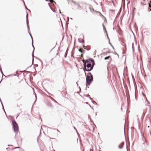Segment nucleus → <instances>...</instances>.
<instances>
[{
	"instance_id": "obj_1",
	"label": "nucleus",
	"mask_w": 151,
	"mask_h": 151,
	"mask_svg": "<svg viewBox=\"0 0 151 151\" xmlns=\"http://www.w3.org/2000/svg\"><path fill=\"white\" fill-rule=\"evenodd\" d=\"M83 63L84 68L83 70L84 72L86 71L89 72L92 70L95 65V62L94 60L92 58H89L86 60H82Z\"/></svg>"
},
{
	"instance_id": "obj_2",
	"label": "nucleus",
	"mask_w": 151,
	"mask_h": 151,
	"mask_svg": "<svg viewBox=\"0 0 151 151\" xmlns=\"http://www.w3.org/2000/svg\"><path fill=\"white\" fill-rule=\"evenodd\" d=\"M85 73L86 76V86H90L93 81V76L91 72L88 73L87 75L85 72Z\"/></svg>"
},
{
	"instance_id": "obj_3",
	"label": "nucleus",
	"mask_w": 151,
	"mask_h": 151,
	"mask_svg": "<svg viewBox=\"0 0 151 151\" xmlns=\"http://www.w3.org/2000/svg\"><path fill=\"white\" fill-rule=\"evenodd\" d=\"M12 125L13 127L14 132L15 133V136L19 131L18 125L14 119L12 121Z\"/></svg>"
},
{
	"instance_id": "obj_4",
	"label": "nucleus",
	"mask_w": 151,
	"mask_h": 151,
	"mask_svg": "<svg viewBox=\"0 0 151 151\" xmlns=\"http://www.w3.org/2000/svg\"><path fill=\"white\" fill-rule=\"evenodd\" d=\"M75 5H77L78 7L79 8L81 9V6L79 4L77 3V2L73 1L72 0L71 1Z\"/></svg>"
},
{
	"instance_id": "obj_5",
	"label": "nucleus",
	"mask_w": 151,
	"mask_h": 151,
	"mask_svg": "<svg viewBox=\"0 0 151 151\" xmlns=\"http://www.w3.org/2000/svg\"><path fill=\"white\" fill-rule=\"evenodd\" d=\"M32 45L33 47V51L32 53V60H33L34 59V51H35V48L33 44V42L32 41Z\"/></svg>"
},
{
	"instance_id": "obj_6",
	"label": "nucleus",
	"mask_w": 151,
	"mask_h": 151,
	"mask_svg": "<svg viewBox=\"0 0 151 151\" xmlns=\"http://www.w3.org/2000/svg\"><path fill=\"white\" fill-rule=\"evenodd\" d=\"M124 142H122L120 145H118V148L120 149H122L123 147V146L124 144Z\"/></svg>"
},
{
	"instance_id": "obj_7",
	"label": "nucleus",
	"mask_w": 151,
	"mask_h": 151,
	"mask_svg": "<svg viewBox=\"0 0 151 151\" xmlns=\"http://www.w3.org/2000/svg\"><path fill=\"white\" fill-rule=\"evenodd\" d=\"M78 41L79 42L81 43H82L83 44L84 43V36L83 35V39L82 40H81L80 38H78Z\"/></svg>"
},
{
	"instance_id": "obj_8",
	"label": "nucleus",
	"mask_w": 151,
	"mask_h": 151,
	"mask_svg": "<svg viewBox=\"0 0 151 151\" xmlns=\"http://www.w3.org/2000/svg\"><path fill=\"white\" fill-rule=\"evenodd\" d=\"M109 58H110L111 60V56L110 55H109L108 56L105 57L104 59L105 60H106L107 59H109Z\"/></svg>"
},
{
	"instance_id": "obj_9",
	"label": "nucleus",
	"mask_w": 151,
	"mask_h": 151,
	"mask_svg": "<svg viewBox=\"0 0 151 151\" xmlns=\"http://www.w3.org/2000/svg\"><path fill=\"white\" fill-rule=\"evenodd\" d=\"M78 50L79 52H80L82 54H84L85 52V51L84 50L83 51H81V48L80 47L79 49Z\"/></svg>"
},
{
	"instance_id": "obj_10",
	"label": "nucleus",
	"mask_w": 151,
	"mask_h": 151,
	"mask_svg": "<svg viewBox=\"0 0 151 151\" xmlns=\"http://www.w3.org/2000/svg\"><path fill=\"white\" fill-rule=\"evenodd\" d=\"M86 47H87V48H86V50H90L91 49V46H90V45H87L86 46Z\"/></svg>"
},
{
	"instance_id": "obj_11",
	"label": "nucleus",
	"mask_w": 151,
	"mask_h": 151,
	"mask_svg": "<svg viewBox=\"0 0 151 151\" xmlns=\"http://www.w3.org/2000/svg\"><path fill=\"white\" fill-rule=\"evenodd\" d=\"M45 1L47 2H52L53 1V3H54L55 4H56L55 2L53 1V0H45Z\"/></svg>"
},
{
	"instance_id": "obj_12",
	"label": "nucleus",
	"mask_w": 151,
	"mask_h": 151,
	"mask_svg": "<svg viewBox=\"0 0 151 151\" xmlns=\"http://www.w3.org/2000/svg\"><path fill=\"white\" fill-rule=\"evenodd\" d=\"M27 29H28V32L29 33V30H30V29H29V25L28 24V21L27 22Z\"/></svg>"
},
{
	"instance_id": "obj_13",
	"label": "nucleus",
	"mask_w": 151,
	"mask_h": 151,
	"mask_svg": "<svg viewBox=\"0 0 151 151\" xmlns=\"http://www.w3.org/2000/svg\"><path fill=\"white\" fill-rule=\"evenodd\" d=\"M109 44L110 45V46L112 47V49L113 50H114V48L113 45H112L110 41L109 40Z\"/></svg>"
},
{
	"instance_id": "obj_14",
	"label": "nucleus",
	"mask_w": 151,
	"mask_h": 151,
	"mask_svg": "<svg viewBox=\"0 0 151 151\" xmlns=\"http://www.w3.org/2000/svg\"><path fill=\"white\" fill-rule=\"evenodd\" d=\"M28 13L27 12L26 13V22L28 21Z\"/></svg>"
},
{
	"instance_id": "obj_15",
	"label": "nucleus",
	"mask_w": 151,
	"mask_h": 151,
	"mask_svg": "<svg viewBox=\"0 0 151 151\" xmlns=\"http://www.w3.org/2000/svg\"><path fill=\"white\" fill-rule=\"evenodd\" d=\"M145 112L144 111H143V112L142 113V118H144V116L145 115Z\"/></svg>"
},
{
	"instance_id": "obj_16",
	"label": "nucleus",
	"mask_w": 151,
	"mask_h": 151,
	"mask_svg": "<svg viewBox=\"0 0 151 151\" xmlns=\"http://www.w3.org/2000/svg\"><path fill=\"white\" fill-rule=\"evenodd\" d=\"M88 118L90 119V121H91V122H93V121L91 119V117L89 115V114H88Z\"/></svg>"
},
{
	"instance_id": "obj_17",
	"label": "nucleus",
	"mask_w": 151,
	"mask_h": 151,
	"mask_svg": "<svg viewBox=\"0 0 151 151\" xmlns=\"http://www.w3.org/2000/svg\"><path fill=\"white\" fill-rule=\"evenodd\" d=\"M29 35L31 37V39H32V42H33V37L31 35V34L29 32Z\"/></svg>"
},
{
	"instance_id": "obj_18",
	"label": "nucleus",
	"mask_w": 151,
	"mask_h": 151,
	"mask_svg": "<svg viewBox=\"0 0 151 151\" xmlns=\"http://www.w3.org/2000/svg\"><path fill=\"white\" fill-rule=\"evenodd\" d=\"M0 71L1 72V73L2 74V76H5V75H4V73L2 71V68H1V69H0Z\"/></svg>"
},
{
	"instance_id": "obj_19",
	"label": "nucleus",
	"mask_w": 151,
	"mask_h": 151,
	"mask_svg": "<svg viewBox=\"0 0 151 151\" xmlns=\"http://www.w3.org/2000/svg\"><path fill=\"white\" fill-rule=\"evenodd\" d=\"M47 106H51V107H52V106L51 104H50L49 103L47 104Z\"/></svg>"
},
{
	"instance_id": "obj_20",
	"label": "nucleus",
	"mask_w": 151,
	"mask_h": 151,
	"mask_svg": "<svg viewBox=\"0 0 151 151\" xmlns=\"http://www.w3.org/2000/svg\"><path fill=\"white\" fill-rule=\"evenodd\" d=\"M24 6H25V8L26 10H28V11H30V10L29 9H28L27 8V6L26 5H24Z\"/></svg>"
},
{
	"instance_id": "obj_21",
	"label": "nucleus",
	"mask_w": 151,
	"mask_h": 151,
	"mask_svg": "<svg viewBox=\"0 0 151 151\" xmlns=\"http://www.w3.org/2000/svg\"><path fill=\"white\" fill-rule=\"evenodd\" d=\"M84 96H85L87 97H89L90 96V95H89V94H84Z\"/></svg>"
},
{
	"instance_id": "obj_22",
	"label": "nucleus",
	"mask_w": 151,
	"mask_h": 151,
	"mask_svg": "<svg viewBox=\"0 0 151 151\" xmlns=\"http://www.w3.org/2000/svg\"><path fill=\"white\" fill-rule=\"evenodd\" d=\"M51 128V129H55V130H56L58 132H60V131L58 129H55V128Z\"/></svg>"
},
{
	"instance_id": "obj_23",
	"label": "nucleus",
	"mask_w": 151,
	"mask_h": 151,
	"mask_svg": "<svg viewBox=\"0 0 151 151\" xmlns=\"http://www.w3.org/2000/svg\"><path fill=\"white\" fill-rule=\"evenodd\" d=\"M121 7L118 13V14H120L121 13Z\"/></svg>"
},
{
	"instance_id": "obj_24",
	"label": "nucleus",
	"mask_w": 151,
	"mask_h": 151,
	"mask_svg": "<svg viewBox=\"0 0 151 151\" xmlns=\"http://www.w3.org/2000/svg\"><path fill=\"white\" fill-rule=\"evenodd\" d=\"M1 104L2 106V109H3V110H4L5 109H4L3 103H1Z\"/></svg>"
},
{
	"instance_id": "obj_25",
	"label": "nucleus",
	"mask_w": 151,
	"mask_h": 151,
	"mask_svg": "<svg viewBox=\"0 0 151 151\" xmlns=\"http://www.w3.org/2000/svg\"><path fill=\"white\" fill-rule=\"evenodd\" d=\"M67 53H65V55H64V57L65 58H66L67 57Z\"/></svg>"
},
{
	"instance_id": "obj_26",
	"label": "nucleus",
	"mask_w": 151,
	"mask_h": 151,
	"mask_svg": "<svg viewBox=\"0 0 151 151\" xmlns=\"http://www.w3.org/2000/svg\"><path fill=\"white\" fill-rule=\"evenodd\" d=\"M114 53V54H115V55H117L118 56V58H119V55L117 53H116V52H115L114 53Z\"/></svg>"
},
{
	"instance_id": "obj_27",
	"label": "nucleus",
	"mask_w": 151,
	"mask_h": 151,
	"mask_svg": "<svg viewBox=\"0 0 151 151\" xmlns=\"http://www.w3.org/2000/svg\"><path fill=\"white\" fill-rule=\"evenodd\" d=\"M48 4L49 5V6L50 7V9L53 12H54V11H53V10L51 8V7L50 6V5H49V3H48Z\"/></svg>"
},
{
	"instance_id": "obj_28",
	"label": "nucleus",
	"mask_w": 151,
	"mask_h": 151,
	"mask_svg": "<svg viewBox=\"0 0 151 151\" xmlns=\"http://www.w3.org/2000/svg\"><path fill=\"white\" fill-rule=\"evenodd\" d=\"M34 94L35 95V96L36 99H37L36 94V93H35V90H34Z\"/></svg>"
},
{
	"instance_id": "obj_29",
	"label": "nucleus",
	"mask_w": 151,
	"mask_h": 151,
	"mask_svg": "<svg viewBox=\"0 0 151 151\" xmlns=\"http://www.w3.org/2000/svg\"><path fill=\"white\" fill-rule=\"evenodd\" d=\"M20 114V113H18L17 114V115L16 118H17L18 117V116H19Z\"/></svg>"
},
{
	"instance_id": "obj_30",
	"label": "nucleus",
	"mask_w": 151,
	"mask_h": 151,
	"mask_svg": "<svg viewBox=\"0 0 151 151\" xmlns=\"http://www.w3.org/2000/svg\"><path fill=\"white\" fill-rule=\"evenodd\" d=\"M47 93L49 95H50L51 96H52V94H51V93L49 92L48 91L47 92Z\"/></svg>"
},
{
	"instance_id": "obj_31",
	"label": "nucleus",
	"mask_w": 151,
	"mask_h": 151,
	"mask_svg": "<svg viewBox=\"0 0 151 151\" xmlns=\"http://www.w3.org/2000/svg\"><path fill=\"white\" fill-rule=\"evenodd\" d=\"M110 11L112 12H114L115 11V10L114 9H109Z\"/></svg>"
},
{
	"instance_id": "obj_32",
	"label": "nucleus",
	"mask_w": 151,
	"mask_h": 151,
	"mask_svg": "<svg viewBox=\"0 0 151 151\" xmlns=\"http://www.w3.org/2000/svg\"><path fill=\"white\" fill-rule=\"evenodd\" d=\"M106 36H107V38L108 39V40H109H109H110V39H109V36H108V34H107V35H106Z\"/></svg>"
},
{
	"instance_id": "obj_33",
	"label": "nucleus",
	"mask_w": 151,
	"mask_h": 151,
	"mask_svg": "<svg viewBox=\"0 0 151 151\" xmlns=\"http://www.w3.org/2000/svg\"><path fill=\"white\" fill-rule=\"evenodd\" d=\"M148 6H149V8H151V5L149 3H148Z\"/></svg>"
},
{
	"instance_id": "obj_34",
	"label": "nucleus",
	"mask_w": 151,
	"mask_h": 151,
	"mask_svg": "<svg viewBox=\"0 0 151 151\" xmlns=\"http://www.w3.org/2000/svg\"><path fill=\"white\" fill-rule=\"evenodd\" d=\"M83 47L84 48V49H86V47L84 45H83Z\"/></svg>"
},
{
	"instance_id": "obj_35",
	"label": "nucleus",
	"mask_w": 151,
	"mask_h": 151,
	"mask_svg": "<svg viewBox=\"0 0 151 151\" xmlns=\"http://www.w3.org/2000/svg\"><path fill=\"white\" fill-rule=\"evenodd\" d=\"M104 32L105 33H106V34H108L107 32V31L106 29H105V30H104Z\"/></svg>"
},
{
	"instance_id": "obj_36",
	"label": "nucleus",
	"mask_w": 151,
	"mask_h": 151,
	"mask_svg": "<svg viewBox=\"0 0 151 151\" xmlns=\"http://www.w3.org/2000/svg\"><path fill=\"white\" fill-rule=\"evenodd\" d=\"M123 18V16H121V22H122V19Z\"/></svg>"
},
{
	"instance_id": "obj_37",
	"label": "nucleus",
	"mask_w": 151,
	"mask_h": 151,
	"mask_svg": "<svg viewBox=\"0 0 151 151\" xmlns=\"http://www.w3.org/2000/svg\"><path fill=\"white\" fill-rule=\"evenodd\" d=\"M20 148V147H16L14 148V149H17V148Z\"/></svg>"
},
{
	"instance_id": "obj_38",
	"label": "nucleus",
	"mask_w": 151,
	"mask_h": 151,
	"mask_svg": "<svg viewBox=\"0 0 151 151\" xmlns=\"http://www.w3.org/2000/svg\"><path fill=\"white\" fill-rule=\"evenodd\" d=\"M89 106L90 107V108H91L92 109H93V108L90 105V104H89Z\"/></svg>"
},
{
	"instance_id": "obj_39",
	"label": "nucleus",
	"mask_w": 151,
	"mask_h": 151,
	"mask_svg": "<svg viewBox=\"0 0 151 151\" xmlns=\"http://www.w3.org/2000/svg\"><path fill=\"white\" fill-rule=\"evenodd\" d=\"M47 96V97H49V98H50L51 99H53V98L52 97H51V96Z\"/></svg>"
},
{
	"instance_id": "obj_40",
	"label": "nucleus",
	"mask_w": 151,
	"mask_h": 151,
	"mask_svg": "<svg viewBox=\"0 0 151 151\" xmlns=\"http://www.w3.org/2000/svg\"><path fill=\"white\" fill-rule=\"evenodd\" d=\"M68 48H67V49L66 50V51L65 52V53H67V54H68Z\"/></svg>"
},
{
	"instance_id": "obj_41",
	"label": "nucleus",
	"mask_w": 151,
	"mask_h": 151,
	"mask_svg": "<svg viewBox=\"0 0 151 151\" xmlns=\"http://www.w3.org/2000/svg\"><path fill=\"white\" fill-rule=\"evenodd\" d=\"M89 99L91 101V102L93 103V101L92 100V99H91V98L90 97H89Z\"/></svg>"
},
{
	"instance_id": "obj_42",
	"label": "nucleus",
	"mask_w": 151,
	"mask_h": 151,
	"mask_svg": "<svg viewBox=\"0 0 151 151\" xmlns=\"http://www.w3.org/2000/svg\"><path fill=\"white\" fill-rule=\"evenodd\" d=\"M59 52H58L57 54H56V56L58 55L59 54Z\"/></svg>"
},
{
	"instance_id": "obj_43",
	"label": "nucleus",
	"mask_w": 151,
	"mask_h": 151,
	"mask_svg": "<svg viewBox=\"0 0 151 151\" xmlns=\"http://www.w3.org/2000/svg\"><path fill=\"white\" fill-rule=\"evenodd\" d=\"M147 103L148 104H150V102L149 101H147Z\"/></svg>"
},
{
	"instance_id": "obj_44",
	"label": "nucleus",
	"mask_w": 151,
	"mask_h": 151,
	"mask_svg": "<svg viewBox=\"0 0 151 151\" xmlns=\"http://www.w3.org/2000/svg\"><path fill=\"white\" fill-rule=\"evenodd\" d=\"M73 127L74 128V129H75V130H76L77 129L74 126H73Z\"/></svg>"
},
{
	"instance_id": "obj_45",
	"label": "nucleus",
	"mask_w": 151,
	"mask_h": 151,
	"mask_svg": "<svg viewBox=\"0 0 151 151\" xmlns=\"http://www.w3.org/2000/svg\"><path fill=\"white\" fill-rule=\"evenodd\" d=\"M142 41H143V40H144V38H143V35L142 36Z\"/></svg>"
},
{
	"instance_id": "obj_46",
	"label": "nucleus",
	"mask_w": 151,
	"mask_h": 151,
	"mask_svg": "<svg viewBox=\"0 0 151 151\" xmlns=\"http://www.w3.org/2000/svg\"><path fill=\"white\" fill-rule=\"evenodd\" d=\"M142 94L143 96H145V94H144L143 92H142Z\"/></svg>"
},
{
	"instance_id": "obj_47",
	"label": "nucleus",
	"mask_w": 151,
	"mask_h": 151,
	"mask_svg": "<svg viewBox=\"0 0 151 151\" xmlns=\"http://www.w3.org/2000/svg\"><path fill=\"white\" fill-rule=\"evenodd\" d=\"M111 2L113 4V5H114V2L113 0H111Z\"/></svg>"
},
{
	"instance_id": "obj_48",
	"label": "nucleus",
	"mask_w": 151,
	"mask_h": 151,
	"mask_svg": "<svg viewBox=\"0 0 151 151\" xmlns=\"http://www.w3.org/2000/svg\"><path fill=\"white\" fill-rule=\"evenodd\" d=\"M8 146H13V145H8Z\"/></svg>"
},
{
	"instance_id": "obj_49",
	"label": "nucleus",
	"mask_w": 151,
	"mask_h": 151,
	"mask_svg": "<svg viewBox=\"0 0 151 151\" xmlns=\"http://www.w3.org/2000/svg\"><path fill=\"white\" fill-rule=\"evenodd\" d=\"M103 29H104V30H105L106 29L105 28V27H103Z\"/></svg>"
},
{
	"instance_id": "obj_50",
	"label": "nucleus",
	"mask_w": 151,
	"mask_h": 151,
	"mask_svg": "<svg viewBox=\"0 0 151 151\" xmlns=\"http://www.w3.org/2000/svg\"><path fill=\"white\" fill-rule=\"evenodd\" d=\"M103 54H105V55H107V52H104V53H103Z\"/></svg>"
},
{
	"instance_id": "obj_51",
	"label": "nucleus",
	"mask_w": 151,
	"mask_h": 151,
	"mask_svg": "<svg viewBox=\"0 0 151 151\" xmlns=\"http://www.w3.org/2000/svg\"><path fill=\"white\" fill-rule=\"evenodd\" d=\"M98 13H99L101 15H102L104 17V16L102 15V14L99 12H98Z\"/></svg>"
},
{
	"instance_id": "obj_52",
	"label": "nucleus",
	"mask_w": 151,
	"mask_h": 151,
	"mask_svg": "<svg viewBox=\"0 0 151 151\" xmlns=\"http://www.w3.org/2000/svg\"><path fill=\"white\" fill-rule=\"evenodd\" d=\"M148 11L149 12H150V11H151V9H148Z\"/></svg>"
},
{
	"instance_id": "obj_53",
	"label": "nucleus",
	"mask_w": 151,
	"mask_h": 151,
	"mask_svg": "<svg viewBox=\"0 0 151 151\" xmlns=\"http://www.w3.org/2000/svg\"><path fill=\"white\" fill-rule=\"evenodd\" d=\"M71 56L73 58H74V56L72 55V54H71Z\"/></svg>"
},
{
	"instance_id": "obj_54",
	"label": "nucleus",
	"mask_w": 151,
	"mask_h": 151,
	"mask_svg": "<svg viewBox=\"0 0 151 151\" xmlns=\"http://www.w3.org/2000/svg\"><path fill=\"white\" fill-rule=\"evenodd\" d=\"M149 3L151 5V0L150 1V2Z\"/></svg>"
},
{
	"instance_id": "obj_55",
	"label": "nucleus",
	"mask_w": 151,
	"mask_h": 151,
	"mask_svg": "<svg viewBox=\"0 0 151 151\" xmlns=\"http://www.w3.org/2000/svg\"><path fill=\"white\" fill-rule=\"evenodd\" d=\"M76 84H77V86L78 87V81L76 82Z\"/></svg>"
},
{
	"instance_id": "obj_56",
	"label": "nucleus",
	"mask_w": 151,
	"mask_h": 151,
	"mask_svg": "<svg viewBox=\"0 0 151 151\" xmlns=\"http://www.w3.org/2000/svg\"><path fill=\"white\" fill-rule=\"evenodd\" d=\"M2 80H3V78H2V79H1V81H0V83H1V82L2 81Z\"/></svg>"
},
{
	"instance_id": "obj_57",
	"label": "nucleus",
	"mask_w": 151,
	"mask_h": 151,
	"mask_svg": "<svg viewBox=\"0 0 151 151\" xmlns=\"http://www.w3.org/2000/svg\"><path fill=\"white\" fill-rule=\"evenodd\" d=\"M4 111V112L5 113V114L6 115V112L5 110H3Z\"/></svg>"
},
{
	"instance_id": "obj_58",
	"label": "nucleus",
	"mask_w": 151,
	"mask_h": 151,
	"mask_svg": "<svg viewBox=\"0 0 151 151\" xmlns=\"http://www.w3.org/2000/svg\"><path fill=\"white\" fill-rule=\"evenodd\" d=\"M86 104H88V105H89V104H88V102H86Z\"/></svg>"
},
{
	"instance_id": "obj_59",
	"label": "nucleus",
	"mask_w": 151,
	"mask_h": 151,
	"mask_svg": "<svg viewBox=\"0 0 151 151\" xmlns=\"http://www.w3.org/2000/svg\"><path fill=\"white\" fill-rule=\"evenodd\" d=\"M102 26H103V27H105L104 24V23H102Z\"/></svg>"
},
{
	"instance_id": "obj_60",
	"label": "nucleus",
	"mask_w": 151,
	"mask_h": 151,
	"mask_svg": "<svg viewBox=\"0 0 151 151\" xmlns=\"http://www.w3.org/2000/svg\"><path fill=\"white\" fill-rule=\"evenodd\" d=\"M55 47H53V48H52V49L50 50V52H51V51L53 49H54V48H55Z\"/></svg>"
},
{
	"instance_id": "obj_61",
	"label": "nucleus",
	"mask_w": 151,
	"mask_h": 151,
	"mask_svg": "<svg viewBox=\"0 0 151 151\" xmlns=\"http://www.w3.org/2000/svg\"><path fill=\"white\" fill-rule=\"evenodd\" d=\"M110 53V52L109 51H108L107 52V53Z\"/></svg>"
},
{
	"instance_id": "obj_62",
	"label": "nucleus",
	"mask_w": 151,
	"mask_h": 151,
	"mask_svg": "<svg viewBox=\"0 0 151 151\" xmlns=\"http://www.w3.org/2000/svg\"><path fill=\"white\" fill-rule=\"evenodd\" d=\"M31 66H28L26 69V70L27 69H28V68H29V67H31Z\"/></svg>"
},
{
	"instance_id": "obj_63",
	"label": "nucleus",
	"mask_w": 151,
	"mask_h": 151,
	"mask_svg": "<svg viewBox=\"0 0 151 151\" xmlns=\"http://www.w3.org/2000/svg\"><path fill=\"white\" fill-rule=\"evenodd\" d=\"M59 12H60V14H61V11H60V9L59 10Z\"/></svg>"
},
{
	"instance_id": "obj_64",
	"label": "nucleus",
	"mask_w": 151,
	"mask_h": 151,
	"mask_svg": "<svg viewBox=\"0 0 151 151\" xmlns=\"http://www.w3.org/2000/svg\"><path fill=\"white\" fill-rule=\"evenodd\" d=\"M59 12H60V14H61V11H60V9L59 10Z\"/></svg>"
}]
</instances>
